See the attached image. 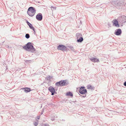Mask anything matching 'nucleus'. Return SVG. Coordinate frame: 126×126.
I'll use <instances>...</instances> for the list:
<instances>
[{
	"instance_id": "obj_27",
	"label": "nucleus",
	"mask_w": 126,
	"mask_h": 126,
	"mask_svg": "<svg viewBox=\"0 0 126 126\" xmlns=\"http://www.w3.org/2000/svg\"><path fill=\"white\" fill-rule=\"evenodd\" d=\"M31 29H32V30L33 31H35V29H34V28L33 27Z\"/></svg>"
},
{
	"instance_id": "obj_9",
	"label": "nucleus",
	"mask_w": 126,
	"mask_h": 126,
	"mask_svg": "<svg viewBox=\"0 0 126 126\" xmlns=\"http://www.w3.org/2000/svg\"><path fill=\"white\" fill-rule=\"evenodd\" d=\"M122 31L121 29H118L115 30L114 34L117 36L120 35L122 33Z\"/></svg>"
},
{
	"instance_id": "obj_3",
	"label": "nucleus",
	"mask_w": 126,
	"mask_h": 126,
	"mask_svg": "<svg viewBox=\"0 0 126 126\" xmlns=\"http://www.w3.org/2000/svg\"><path fill=\"white\" fill-rule=\"evenodd\" d=\"M82 35L80 33H77L76 36L77 39V42H81L83 40V38L82 37Z\"/></svg>"
},
{
	"instance_id": "obj_32",
	"label": "nucleus",
	"mask_w": 126,
	"mask_h": 126,
	"mask_svg": "<svg viewBox=\"0 0 126 126\" xmlns=\"http://www.w3.org/2000/svg\"><path fill=\"white\" fill-rule=\"evenodd\" d=\"M83 97H84L86 96V95L85 94L84 96H82Z\"/></svg>"
},
{
	"instance_id": "obj_2",
	"label": "nucleus",
	"mask_w": 126,
	"mask_h": 126,
	"mask_svg": "<svg viewBox=\"0 0 126 126\" xmlns=\"http://www.w3.org/2000/svg\"><path fill=\"white\" fill-rule=\"evenodd\" d=\"M36 12V10L34 7H30L28 8L27 13L30 16H33L35 14Z\"/></svg>"
},
{
	"instance_id": "obj_19",
	"label": "nucleus",
	"mask_w": 126,
	"mask_h": 126,
	"mask_svg": "<svg viewBox=\"0 0 126 126\" xmlns=\"http://www.w3.org/2000/svg\"><path fill=\"white\" fill-rule=\"evenodd\" d=\"M25 37L27 39H29L30 37V35L29 33H27L26 34Z\"/></svg>"
},
{
	"instance_id": "obj_4",
	"label": "nucleus",
	"mask_w": 126,
	"mask_h": 126,
	"mask_svg": "<svg viewBox=\"0 0 126 126\" xmlns=\"http://www.w3.org/2000/svg\"><path fill=\"white\" fill-rule=\"evenodd\" d=\"M48 89L49 91L51 92L52 95L57 94V92L55 91L54 88L51 86L48 87Z\"/></svg>"
},
{
	"instance_id": "obj_12",
	"label": "nucleus",
	"mask_w": 126,
	"mask_h": 126,
	"mask_svg": "<svg viewBox=\"0 0 126 126\" xmlns=\"http://www.w3.org/2000/svg\"><path fill=\"white\" fill-rule=\"evenodd\" d=\"M21 89L22 90H23L26 93L29 92L31 91H32L33 90H31L30 88L28 87H25L22 88H21Z\"/></svg>"
},
{
	"instance_id": "obj_31",
	"label": "nucleus",
	"mask_w": 126,
	"mask_h": 126,
	"mask_svg": "<svg viewBox=\"0 0 126 126\" xmlns=\"http://www.w3.org/2000/svg\"><path fill=\"white\" fill-rule=\"evenodd\" d=\"M34 31V33H34V34H35L36 33V32H35V30L34 31Z\"/></svg>"
},
{
	"instance_id": "obj_26",
	"label": "nucleus",
	"mask_w": 126,
	"mask_h": 126,
	"mask_svg": "<svg viewBox=\"0 0 126 126\" xmlns=\"http://www.w3.org/2000/svg\"><path fill=\"white\" fill-rule=\"evenodd\" d=\"M44 111V110L43 109L42 110V111L41 113V115H42V114H43V112Z\"/></svg>"
},
{
	"instance_id": "obj_33",
	"label": "nucleus",
	"mask_w": 126,
	"mask_h": 126,
	"mask_svg": "<svg viewBox=\"0 0 126 126\" xmlns=\"http://www.w3.org/2000/svg\"><path fill=\"white\" fill-rule=\"evenodd\" d=\"M52 7V8H54V7Z\"/></svg>"
},
{
	"instance_id": "obj_1",
	"label": "nucleus",
	"mask_w": 126,
	"mask_h": 126,
	"mask_svg": "<svg viewBox=\"0 0 126 126\" xmlns=\"http://www.w3.org/2000/svg\"><path fill=\"white\" fill-rule=\"evenodd\" d=\"M23 48L26 51L33 53L35 51V49L31 42L28 43L25 46L23 47Z\"/></svg>"
},
{
	"instance_id": "obj_21",
	"label": "nucleus",
	"mask_w": 126,
	"mask_h": 126,
	"mask_svg": "<svg viewBox=\"0 0 126 126\" xmlns=\"http://www.w3.org/2000/svg\"><path fill=\"white\" fill-rule=\"evenodd\" d=\"M87 88L88 89H93V87L90 85H89L87 86Z\"/></svg>"
},
{
	"instance_id": "obj_10",
	"label": "nucleus",
	"mask_w": 126,
	"mask_h": 126,
	"mask_svg": "<svg viewBox=\"0 0 126 126\" xmlns=\"http://www.w3.org/2000/svg\"><path fill=\"white\" fill-rule=\"evenodd\" d=\"M66 80H63L60 81L61 87L65 86L69 84L68 82H66Z\"/></svg>"
},
{
	"instance_id": "obj_7",
	"label": "nucleus",
	"mask_w": 126,
	"mask_h": 126,
	"mask_svg": "<svg viewBox=\"0 0 126 126\" xmlns=\"http://www.w3.org/2000/svg\"><path fill=\"white\" fill-rule=\"evenodd\" d=\"M114 5L118 8H120L122 7V5L123 4V3H120V2H114Z\"/></svg>"
},
{
	"instance_id": "obj_6",
	"label": "nucleus",
	"mask_w": 126,
	"mask_h": 126,
	"mask_svg": "<svg viewBox=\"0 0 126 126\" xmlns=\"http://www.w3.org/2000/svg\"><path fill=\"white\" fill-rule=\"evenodd\" d=\"M85 87L84 86H81L79 89V93L81 94H85L87 93V91L86 89H84Z\"/></svg>"
},
{
	"instance_id": "obj_14",
	"label": "nucleus",
	"mask_w": 126,
	"mask_h": 126,
	"mask_svg": "<svg viewBox=\"0 0 126 126\" xmlns=\"http://www.w3.org/2000/svg\"><path fill=\"white\" fill-rule=\"evenodd\" d=\"M90 60L92 62H93L94 63L99 62V60L95 58H91L90 59Z\"/></svg>"
},
{
	"instance_id": "obj_24",
	"label": "nucleus",
	"mask_w": 126,
	"mask_h": 126,
	"mask_svg": "<svg viewBox=\"0 0 126 126\" xmlns=\"http://www.w3.org/2000/svg\"><path fill=\"white\" fill-rule=\"evenodd\" d=\"M79 88H77L76 91L77 92H79Z\"/></svg>"
},
{
	"instance_id": "obj_30",
	"label": "nucleus",
	"mask_w": 126,
	"mask_h": 126,
	"mask_svg": "<svg viewBox=\"0 0 126 126\" xmlns=\"http://www.w3.org/2000/svg\"><path fill=\"white\" fill-rule=\"evenodd\" d=\"M55 91H57V87H55Z\"/></svg>"
},
{
	"instance_id": "obj_5",
	"label": "nucleus",
	"mask_w": 126,
	"mask_h": 126,
	"mask_svg": "<svg viewBox=\"0 0 126 126\" xmlns=\"http://www.w3.org/2000/svg\"><path fill=\"white\" fill-rule=\"evenodd\" d=\"M57 49L58 50L65 51L67 50V47L63 45H60L58 46Z\"/></svg>"
},
{
	"instance_id": "obj_18",
	"label": "nucleus",
	"mask_w": 126,
	"mask_h": 126,
	"mask_svg": "<svg viewBox=\"0 0 126 126\" xmlns=\"http://www.w3.org/2000/svg\"><path fill=\"white\" fill-rule=\"evenodd\" d=\"M68 47L70 48L74 52H75V49L72 46H68Z\"/></svg>"
},
{
	"instance_id": "obj_20",
	"label": "nucleus",
	"mask_w": 126,
	"mask_h": 126,
	"mask_svg": "<svg viewBox=\"0 0 126 126\" xmlns=\"http://www.w3.org/2000/svg\"><path fill=\"white\" fill-rule=\"evenodd\" d=\"M33 124L35 126H37L38 124V121L37 120V122H34Z\"/></svg>"
},
{
	"instance_id": "obj_29",
	"label": "nucleus",
	"mask_w": 126,
	"mask_h": 126,
	"mask_svg": "<svg viewBox=\"0 0 126 126\" xmlns=\"http://www.w3.org/2000/svg\"><path fill=\"white\" fill-rule=\"evenodd\" d=\"M55 118L54 117L53 118H52L51 119V120L52 121H54L55 120Z\"/></svg>"
},
{
	"instance_id": "obj_25",
	"label": "nucleus",
	"mask_w": 126,
	"mask_h": 126,
	"mask_svg": "<svg viewBox=\"0 0 126 126\" xmlns=\"http://www.w3.org/2000/svg\"><path fill=\"white\" fill-rule=\"evenodd\" d=\"M44 126H49V125L48 124H45Z\"/></svg>"
},
{
	"instance_id": "obj_13",
	"label": "nucleus",
	"mask_w": 126,
	"mask_h": 126,
	"mask_svg": "<svg viewBox=\"0 0 126 126\" xmlns=\"http://www.w3.org/2000/svg\"><path fill=\"white\" fill-rule=\"evenodd\" d=\"M113 25H114L115 26L117 27H119V25L118 23V21L116 19H115L113 20Z\"/></svg>"
},
{
	"instance_id": "obj_11",
	"label": "nucleus",
	"mask_w": 126,
	"mask_h": 126,
	"mask_svg": "<svg viewBox=\"0 0 126 126\" xmlns=\"http://www.w3.org/2000/svg\"><path fill=\"white\" fill-rule=\"evenodd\" d=\"M120 22L122 23H125L126 22V16H122L120 17Z\"/></svg>"
},
{
	"instance_id": "obj_8",
	"label": "nucleus",
	"mask_w": 126,
	"mask_h": 126,
	"mask_svg": "<svg viewBox=\"0 0 126 126\" xmlns=\"http://www.w3.org/2000/svg\"><path fill=\"white\" fill-rule=\"evenodd\" d=\"M36 18L38 21H41L43 18L42 14L40 13H38L36 16Z\"/></svg>"
},
{
	"instance_id": "obj_28",
	"label": "nucleus",
	"mask_w": 126,
	"mask_h": 126,
	"mask_svg": "<svg viewBox=\"0 0 126 126\" xmlns=\"http://www.w3.org/2000/svg\"><path fill=\"white\" fill-rule=\"evenodd\" d=\"M124 85L126 86V81H125L124 83Z\"/></svg>"
},
{
	"instance_id": "obj_23",
	"label": "nucleus",
	"mask_w": 126,
	"mask_h": 126,
	"mask_svg": "<svg viewBox=\"0 0 126 126\" xmlns=\"http://www.w3.org/2000/svg\"><path fill=\"white\" fill-rule=\"evenodd\" d=\"M40 116H38L36 117V118L37 119H39L40 118Z\"/></svg>"
},
{
	"instance_id": "obj_15",
	"label": "nucleus",
	"mask_w": 126,
	"mask_h": 126,
	"mask_svg": "<svg viewBox=\"0 0 126 126\" xmlns=\"http://www.w3.org/2000/svg\"><path fill=\"white\" fill-rule=\"evenodd\" d=\"M26 22L30 29L33 27L32 24L29 22L27 20H26Z\"/></svg>"
},
{
	"instance_id": "obj_16",
	"label": "nucleus",
	"mask_w": 126,
	"mask_h": 126,
	"mask_svg": "<svg viewBox=\"0 0 126 126\" xmlns=\"http://www.w3.org/2000/svg\"><path fill=\"white\" fill-rule=\"evenodd\" d=\"M66 95L67 96H70L71 97H73V94L72 93V92H67L66 93Z\"/></svg>"
},
{
	"instance_id": "obj_17",
	"label": "nucleus",
	"mask_w": 126,
	"mask_h": 126,
	"mask_svg": "<svg viewBox=\"0 0 126 126\" xmlns=\"http://www.w3.org/2000/svg\"><path fill=\"white\" fill-rule=\"evenodd\" d=\"M60 81L57 82L55 83V85L56 86L61 87Z\"/></svg>"
},
{
	"instance_id": "obj_22",
	"label": "nucleus",
	"mask_w": 126,
	"mask_h": 126,
	"mask_svg": "<svg viewBox=\"0 0 126 126\" xmlns=\"http://www.w3.org/2000/svg\"><path fill=\"white\" fill-rule=\"evenodd\" d=\"M47 80H49L51 79L50 77L49 76L47 77Z\"/></svg>"
}]
</instances>
